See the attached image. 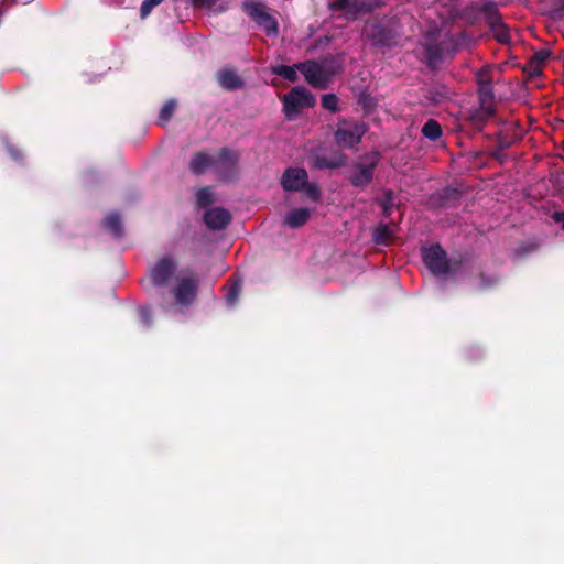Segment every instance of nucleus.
<instances>
[{
    "instance_id": "nucleus-1",
    "label": "nucleus",
    "mask_w": 564,
    "mask_h": 564,
    "mask_svg": "<svg viewBox=\"0 0 564 564\" xmlns=\"http://www.w3.org/2000/svg\"><path fill=\"white\" fill-rule=\"evenodd\" d=\"M197 290V276L188 270H181L170 290L171 299L164 300L161 308L170 316L183 315L195 302Z\"/></svg>"
},
{
    "instance_id": "nucleus-2",
    "label": "nucleus",
    "mask_w": 564,
    "mask_h": 564,
    "mask_svg": "<svg viewBox=\"0 0 564 564\" xmlns=\"http://www.w3.org/2000/svg\"><path fill=\"white\" fill-rule=\"evenodd\" d=\"M315 99L304 87L291 89L283 98V108L286 117L293 119L302 109L313 107Z\"/></svg>"
},
{
    "instance_id": "nucleus-3",
    "label": "nucleus",
    "mask_w": 564,
    "mask_h": 564,
    "mask_svg": "<svg viewBox=\"0 0 564 564\" xmlns=\"http://www.w3.org/2000/svg\"><path fill=\"white\" fill-rule=\"evenodd\" d=\"M378 164V154L368 153L361 156L351 167L349 181L354 186L369 184L373 177V170Z\"/></svg>"
},
{
    "instance_id": "nucleus-4",
    "label": "nucleus",
    "mask_w": 564,
    "mask_h": 564,
    "mask_svg": "<svg viewBox=\"0 0 564 564\" xmlns=\"http://www.w3.org/2000/svg\"><path fill=\"white\" fill-rule=\"evenodd\" d=\"M367 131V126L357 121H341L335 132V142L345 148L359 143Z\"/></svg>"
},
{
    "instance_id": "nucleus-5",
    "label": "nucleus",
    "mask_w": 564,
    "mask_h": 564,
    "mask_svg": "<svg viewBox=\"0 0 564 564\" xmlns=\"http://www.w3.org/2000/svg\"><path fill=\"white\" fill-rule=\"evenodd\" d=\"M423 262L426 268L436 276L444 275L449 271V263L446 252L438 246L422 248Z\"/></svg>"
},
{
    "instance_id": "nucleus-6",
    "label": "nucleus",
    "mask_w": 564,
    "mask_h": 564,
    "mask_svg": "<svg viewBox=\"0 0 564 564\" xmlns=\"http://www.w3.org/2000/svg\"><path fill=\"white\" fill-rule=\"evenodd\" d=\"M364 35L377 48L383 50L397 44L394 33L378 22L367 23L364 29Z\"/></svg>"
},
{
    "instance_id": "nucleus-7",
    "label": "nucleus",
    "mask_w": 564,
    "mask_h": 564,
    "mask_svg": "<svg viewBox=\"0 0 564 564\" xmlns=\"http://www.w3.org/2000/svg\"><path fill=\"white\" fill-rule=\"evenodd\" d=\"M245 12L270 36L278 34V23L269 15L262 3L257 1H246L243 3Z\"/></svg>"
},
{
    "instance_id": "nucleus-8",
    "label": "nucleus",
    "mask_w": 564,
    "mask_h": 564,
    "mask_svg": "<svg viewBox=\"0 0 564 564\" xmlns=\"http://www.w3.org/2000/svg\"><path fill=\"white\" fill-rule=\"evenodd\" d=\"M177 263L171 256H164L159 259L150 269L149 275L151 281L156 286L167 284L171 278L175 274Z\"/></svg>"
},
{
    "instance_id": "nucleus-9",
    "label": "nucleus",
    "mask_w": 564,
    "mask_h": 564,
    "mask_svg": "<svg viewBox=\"0 0 564 564\" xmlns=\"http://www.w3.org/2000/svg\"><path fill=\"white\" fill-rule=\"evenodd\" d=\"M297 67L308 84L318 88L327 87L330 75L325 69L324 65L315 62H306L297 64Z\"/></svg>"
},
{
    "instance_id": "nucleus-10",
    "label": "nucleus",
    "mask_w": 564,
    "mask_h": 564,
    "mask_svg": "<svg viewBox=\"0 0 564 564\" xmlns=\"http://www.w3.org/2000/svg\"><path fill=\"white\" fill-rule=\"evenodd\" d=\"M484 11L487 13V21L495 37L500 43H509L511 41L510 31L497 12L496 6L488 2L484 6Z\"/></svg>"
},
{
    "instance_id": "nucleus-11",
    "label": "nucleus",
    "mask_w": 564,
    "mask_h": 564,
    "mask_svg": "<svg viewBox=\"0 0 564 564\" xmlns=\"http://www.w3.org/2000/svg\"><path fill=\"white\" fill-rule=\"evenodd\" d=\"M213 169L224 178H230L236 171L238 155L236 152L223 149L217 155H213Z\"/></svg>"
},
{
    "instance_id": "nucleus-12",
    "label": "nucleus",
    "mask_w": 564,
    "mask_h": 564,
    "mask_svg": "<svg viewBox=\"0 0 564 564\" xmlns=\"http://www.w3.org/2000/svg\"><path fill=\"white\" fill-rule=\"evenodd\" d=\"M440 32L426 35L424 37V58L431 66L437 64L444 54L443 41Z\"/></svg>"
},
{
    "instance_id": "nucleus-13",
    "label": "nucleus",
    "mask_w": 564,
    "mask_h": 564,
    "mask_svg": "<svg viewBox=\"0 0 564 564\" xmlns=\"http://www.w3.org/2000/svg\"><path fill=\"white\" fill-rule=\"evenodd\" d=\"M308 181L307 172L301 167L288 169L281 178V185L286 192H299Z\"/></svg>"
},
{
    "instance_id": "nucleus-14",
    "label": "nucleus",
    "mask_w": 564,
    "mask_h": 564,
    "mask_svg": "<svg viewBox=\"0 0 564 564\" xmlns=\"http://www.w3.org/2000/svg\"><path fill=\"white\" fill-rule=\"evenodd\" d=\"M231 219V216L228 210L216 207L206 210L204 214V221L206 226L214 230H219L225 228Z\"/></svg>"
},
{
    "instance_id": "nucleus-15",
    "label": "nucleus",
    "mask_w": 564,
    "mask_h": 564,
    "mask_svg": "<svg viewBox=\"0 0 564 564\" xmlns=\"http://www.w3.org/2000/svg\"><path fill=\"white\" fill-rule=\"evenodd\" d=\"M346 158L340 152L333 153L329 156L314 154L311 158V164L313 167L318 170L335 169L344 165Z\"/></svg>"
},
{
    "instance_id": "nucleus-16",
    "label": "nucleus",
    "mask_w": 564,
    "mask_h": 564,
    "mask_svg": "<svg viewBox=\"0 0 564 564\" xmlns=\"http://www.w3.org/2000/svg\"><path fill=\"white\" fill-rule=\"evenodd\" d=\"M333 12H340L346 19L355 18L361 10L359 0H337L330 4Z\"/></svg>"
},
{
    "instance_id": "nucleus-17",
    "label": "nucleus",
    "mask_w": 564,
    "mask_h": 564,
    "mask_svg": "<svg viewBox=\"0 0 564 564\" xmlns=\"http://www.w3.org/2000/svg\"><path fill=\"white\" fill-rule=\"evenodd\" d=\"M310 216L311 210L308 208H294L284 216L283 224L289 228H300L308 220Z\"/></svg>"
},
{
    "instance_id": "nucleus-18",
    "label": "nucleus",
    "mask_w": 564,
    "mask_h": 564,
    "mask_svg": "<svg viewBox=\"0 0 564 564\" xmlns=\"http://www.w3.org/2000/svg\"><path fill=\"white\" fill-rule=\"evenodd\" d=\"M218 83L226 89H236L242 86V80L232 69H223L217 75Z\"/></svg>"
},
{
    "instance_id": "nucleus-19",
    "label": "nucleus",
    "mask_w": 564,
    "mask_h": 564,
    "mask_svg": "<svg viewBox=\"0 0 564 564\" xmlns=\"http://www.w3.org/2000/svg\"><path fill=\"white\" fill-rule=\"evenodd\" d=\"M213 155L200 152L192 158L189 169L193 173L200 174L208 169H213Z\"/></svg>"
},
{
    "instance_id": "nucleus-20",
    "label": "nucleus",
    "mask_w": 564,
    "mask_h": 564,
    "mask_svg": "<svg viewBox=\"0 0 564 564\" xmlns=\"http://www.w3.org/2000/svg\"><path fill=\"white\" fill-rule=\"evenodd\" d=\"M191 3L195 8L205 10L208 14H218L227 10V7L219 0H191Z\"/></svg>"
},
{
    "instance_id": "nucleus-21",
    "label": "nucleus",
    "mask_w": 564,
    "mask_h": 564,
    "mask_svg": "<svg viewBox=\"0 0 564 564\" xmlns=\"http://www.w3.org/2000/svg\"><path fill=\"white\" fill-rule=\"evenodd\" d=\"M105 228L111 232L112 236L119 238L122 235V225L120 216L117 213H110L104 219Z\"/></svg>"
},
{
    "instance_id": "nucleus-22",
    "label": "nucleus",
    "mask_w": 564,
    "mask_h": 564,
    "mask_svg": "<svg viewBox=\"0 0 564 564\" xmlns=\"http://www.w3.org/2000/svg\"><path fill=\"white\" fill-rule=\"evenodd\" d=\"M478 91L481 104L489 102L494 99L492 85L489 79H486L484 75L478 76Z\"/></svg>"
},
{
    "instance_id": "nucleus-23",
    "label": "nucleus",
    "mask_w": 564,
    "mask_h": 564,
    "mask_svg": "<svg viewBox=\"0 0 564 564\" xmlns=\"http://www.w3.org/2000/svg\"><path fill=\"white\" fill-rule=\"evenodd\" d=\"M297 65H276L271 68V72L275 75L283 77L289 82H295L297 79Z\"/></svg>"
},
{
    "instance_id": "nucleus-24",
    "label": "nucleus",
    "mask_w": 564,
    "mask_h": 564,
    "mask_svg": "<svg viewBox=\"0 0 564 564\" xmlns=\"http://www.w3.org/2000/svg\"><path fill=\"white\" fill-rule=\"evenodd\" d=\"M176 107H177V101L176 99H170L167 100L161 108L160 112H159V122L161 124H166L172 116L174 115L175 110H176Z\"/></svg>"
},
{
    "instance_id": "nucleus-25",
    "label": "nucleus",
    "mask_w": 564,
    "mask_h": 564,
    "mask_svg": "<svg viewBox=\"0 0 564 564\" xmlns=\"http://www.w3.org/2000/svg\"><path fill=\"white\" fill-rule=\"evenodd\" d=\"M422 134L432 141L437 140L441 134V126L437 123V121L430 119L422 128Z\"/></svg>"
},
{
    "instance_id": "nucleus-26",
    "label": "nucleus",
    "mask_w": 564,
    "mask_h": 564,
    "mask_svg": "<svg viewBox=\"0 0 564 564\" xmlns=\"http://www.w3.org/2000/svg\"><path fill=\"white\" fill-rule=\"evenodd\" d=\"M392 235L393 230L388 225H380L373 232V240L379 245H386Z\"/></svg>"
},
{
    "instance_id": "nucleus-27",
    "label": "nucleus",
    "mask_w": 564,
    "mask_h": 564,
    "mask_svg": "<svg viewBox=\"0 0 564 564\" xmlns=\"http://www.w3.org/2000/svg\"><path fill=\"white\" fill-rule=\"evenodd\" d=\"M196 199H197V204L200 207H206V206L210 205L214 202V193H213L212 188L204 187V188L198 189L196 193Z\"/></svg>"
},
{
    "instance_id": "nucleus-28",
    "label": "nucleus",
    "mask_w": 564,
    "mask_h": 564,
    "mask_svg": "<svg viewBox=\"0 0 564 564\" xmlns=\"http://www.w3.org/2000/svg\"><path fill=\"white\" fill-rule=\"evenodd\" d=\"M550 57V53L547 51H539L533 54L531 57V66L534 67L533 74L539 75L541 70L538 69L541 65H543Z\"/></svg>"
},
{
    "instance_id": "nucleus-29",
    "label": "nucleus",
    "mask_w": 564,
    "mask_h": 564,
    "mask_svg": "<svg viewBox=\"0 0 564 564\" xmlns=\"http://www.w3.org/2000/svg\"><path fill=\"white\" fill-rule=\"evenodd\" d=\"M240 290H241V284L239 282H234L231 284L230 289L227 291V293L225 295V301L229 307L235 306L236 303L238 302Z\"/></svg>"
},
{
    "instance_id": "nucleus-30",
    "label": "nucleus",
    "mask_w": 564,
    "mask_h": 564,
    "mask_svg": "<svg viewBox=\"0 0 564 564\" xmlns=\"http://www.w3.org/2000/svg\"><path fill=\"white\" fill-rule=\"evenodd\" d=\"M383 214L389 216L392 209L397 206L394 194L392 191L384 192L383 198L380 202Z\"/></svg>"
},
{
    "instance_id": "nucleus-31",
    "label": "nucleus",
    "mask_w": 564,
    "mask_h": 564,
    "mask_svg": "<svg viewBox=\"0 0 564 564\" xmlns=\"http://www.w3.org/2000/svg\"><path fill=\"white\" fill-rule=\"evenodd\" d=\"M161 2H163V0H144L140 8L141 18H147L151 13V11Z\"/></svg>"
},
{
    "instance_id": "nucleus-32",
    "label": "nucleus",
    "mask_w": 564,
    "mask_h": 564,
    "mask_svg": "<svg viewBox=\"0 0 564 564\" xmlns=\"http://www.w3.org/2000/svg\"><path fill=\"white\" fill-rule=\"evenodd\" d=\"M303 191L305 192L306 196L314 202H317L321 197V191L316 183L307 182Z\"/></svg>"
},
{
    "instance_id": "nucleus-33",
    "label": "nucleus",
    "mask_w": 564,
    "mask_h": 564,
    "mask_svg": "<svg viewBox=\"0 0 564 564\" xmlns=\"http://www.w3.org/2000/svg\"><path fill=\"white\" fill-rule=\"evenodd\" d=\"M337 104L338 99L334 94H327L323 96L322 105L325 109L334 112L337 110Z\"/></svg>"
},
{
    "instance_id": "nucleus-34",
    "label": "nucleus",
    "mask_w": 564,
    "mask_h": 564,
    "mask_svg": "<svg viewBox=\"0 0 564 564\" xmlns=\"http://www.w3.org/2000/svg\"><path fill=\"white\" fill-rule=\"evenodd\" d=\"M140 316L142 318V322L144 323V325H147V326L151 325L152 318H151V310H150V307H148V306L141 307L140 308Z\"/></svg>"
},
{
    "instance_id": "nucleus-35",
    "label": "nucleus",
    "mask_w": 564,
    "mask_h": 564,
    "mask_svg": "<svg viewBox=\"0 0 564 564\" xmlns=\"http://www.w3.org/2000/svg\"><path fill=\"white\" fill-rule=\"evenodd\" d=\"M554 15L556 18H563L564 17V0H557L555 3V8L553 10Z\"/></svg>"
},
{
    "instance_id": "nucleus-36",
    "label": "nucleus",
    "mask_w": 564,
    "mask_h": 564,
    "mask_svg": "<svg viewBox=\"0 0 564 564\" xmlns=\"http://www.w3.org/2000/svg\"><path fill=\"white\" fill-rule=\"evenodd\" d=\"M6 147H7V150L8 152L10 153L11 158L13 160H17L19 161L21 159L20 154H19V151L17 149H14L12 145H10L8 142H6Z\"/></svg>"
},
{
    "instance_id": "nucleus-37",
    "label": "nucleus",
    "mask_w": 564,
    "mask_h": 564,
    "mask_svg": "<svg viewBox=\"0 0 564 564\" xmlns=\"http://www.w3.org/2000/svg\"><path fill=\"white\" fill-rule=\"evenodd\" d=\"M554 219L562 225L564 228V213H555Z\"/></svg>"
}]
</instances>
